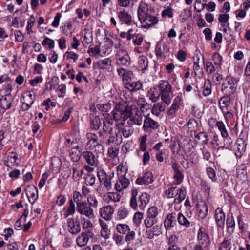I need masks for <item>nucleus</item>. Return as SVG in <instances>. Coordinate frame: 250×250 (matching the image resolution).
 Masks as SVG:
<instances>
[{"label":"nucleus","instance_id":"dca6fc26","mask_svg":"<svg viewBox=\"0 0 250 250\" xmlns=\"http://www.w3.org/2000/svg\"><path fill=\"white\" fill-rule=\"evenodd\" d=\"M81 157L90 166L96 165L98 163L97 157L90 151L83 152L81 154Z\"/></svg>","mask_w":250,"mask_h":250},{"label":"nucleus","instance_id":"a878e982","mask_svg":"<svg viewBox=\"0 0 250 250\" xmlns=\"http://www.w3.org/2000/svg\"><path fill=\"white\" fill-rule=\"evenodd\" d=\"M11 95H4L0 99V106L4 109H9L11 106V103L13 101Z\"/></svg>","mask_w":250,"mask_h":250},{"label":"nucleus","instance_id":"72a5a7b5","mask_svg":"<svg viewBox=\"0 0 250 250\" xmlns=\"http://www.w3.org/2000/svg\"><path fill=\"white\" fill-rule=\"evenodd\" d=\"M186 197L185 189L179 188L176 190V194L175 195L174 202L175 204H180Z\"/></svg>","mask_w":250,"mask_h":250},{"label":"nucleus","instance_id":"79ce46f5","mask_svg":"<svg viewBox=\"0 0 250 250\" xmlns=\"http://www.w3.org/2000/svg\"><path fill=\"white\" fill-rule=\"evenodd\" d=\"M139 69L141 71H144L148 66V61L145 56H141L138 59Z\"/></svg>","mask_w":250,"mask_h":250},{"label":"nucleus","instance_id":"4c0bfd02","mask_svg":"<svg viewBox=\"0 0 250 250\" xmlns=\"http://www.w3.org/2000/svg\"><path fill=\"white\" fill-rule=\"evenodd\" d=\"M212 84L210 80L207 79L205 81L203 87V95L208 96L211 93Z\"/></svg>","mask_w":250,"mask_h":250},{"label":"nucleus","instance_id":"9d476101","mask_svg":"<svg viewBox=\"0 0 250 250\" xmlns=\"http://www.w3.org/2000/svg\"><path fill=\"white\" fill-rule=\"evenodd\" d=\"M118 18L121 24H125L128 26L134 24V21L130 14L127 11L123 10L119 11L118 14Z\"/></svg>","mask_w":250,"mask_h":250},{"label":"nucleus","instance_id":"f257e3e1","mask_svg":"<svg viewBox=\"0 0 250 250\" xmlns=\"http://www.w3.org/2000/svg\"><path fill=\"white\" fill-rule=\"evenodd\" d=\"M154 14L153 8L149 7L143 1L139 2L137 8V16L142 27L149 28L158 23V18Z\"/></svg>","mask_w":250,"mask_h":250},{"label":"nucleus","instance_id":"7c9ffc66","mask_svg":"<svg viewBox=\"0 0 250 250\" xmlns=\"http://www.w3.org/2000/svg\"><path fill=\"white\" fill-rule=\"evenodd\" d=\"M28 209L27 208L25 209L21 218L15 222V228L16 229L21 230L22 229L23 227L22 223H24L25 222L26 218L28 215Z\"/></svg>","mask_w":250,"mask_h":250},{"label":"nucleus","instance_id":"0eeeda50","mask_svg":"<svg viewBox=\"0 0 250 250\" xmlns=\"http://www.w3.org/2000/svg\"><path fill=\"white\" fill-rule=\"evenodd\" d=\"M197 239L199 244H201L204 248H208L210 245V240L208 232L203 227H200L198 230Z\"/></svg>","mask_w":250,"mask_h":250},{"label":"nucleus","instance_id":"c85d7f7f","mask_svg":"<svg viewBox=\"0 0 250 250\" xmlns=\"http://www.w3.org/2000/svg\"><path fill=\"white\" fill-rule=\"evenodd\" d=\"M125 87L131 92H135L140 90L142 87V84L139 81H130L125 83Z\"/></svg>","mask_w":250,"mask_h":250},{"label":"nucleus","instance_id":"338daca9","mask_svg":"<svg viewBox=\"0 0 250 250\" xmlns=\"http://www.w3.org/2000/svg\"><path fill=\"white\" fill-rule=\"evenodd\" d=\"M179 108V107L172 104L167 112V115L169 118H172L175 117L176 113Z\"/></svg>","mask_w":250,"mask_h":250},{"label":"nucleus","instance_id":"774afa93","mask_svg":"<svg viewBox=\"0 0 250 250\" xmlns=\"http://www.w3.org/2000/svg\"><path fill=\"white\" fill-rule=\"evenodd\" d=\"M231 243L229 241L224 240L223 241L219 247V250H229L231 248Z\"/></svg>","mask_w":250,"mask_h":250},{"label":"nucleus","instance_id":"a211bd4d","mask_svg":"<svg viewBox=\"0 0 250 250\" xmlns=\"http://www.w3.org/2000/svg\"><path fill=\"white\" fill-rule=\"evenodd\" d=\"M114 212V208L110 205H107L100 209V214L104 219L109 221L112 218Z\"/></svg>","mask_w":250,"mask_h":250},{"label":"nucleus","instance_id":"a18cd8bd","mask_svg":"<svg viewBox=\"0 0 250 250\" xmlns=\"http://www.w3.org/2000/svg\"><path fill=\"white\" fill-rule=\"evenodd\" d=\"M157 222V218H154L153 217H151L150 216L148 215H146V217L144 220V224L145 226L147 228H151Z\"/></svg>","mask_w":250,"mask_h":250},{"label":"nucleus","instance_id":"6ab92c4d","mask_svg":"<svg viewBox=\"0 0 250 250\" xmlns=\"http://www.w3.org/2000/svg\"><path fill=\"white\" fill-rule=\"evenodd\" d=\"M121 198L120 193L118 192H108L104 194L103 197V200L107 203L111 202H118Z\"/></svg>","mask_w":250,"mask_h":250},{"label":"nucleus","instance_id":"b1692460","mask_svg":"<svg viewBox=\"0 0 250 250\" xmlns=\"http://www.w3.org/2000/svg\"><path fill=\"white\" fill-rule=\"evenodd\" d=\"M143 118L142 112L138 111L135 115H131L130 117V119L128 121V125H133L135 124L137 125H141L142 124Z\"/></svg>","mask_w":250,"mask_h":250},{"label":"nucleus","instance_id":"69168bd1","mask_svg":"<svg viewBox=\"0 0 250 250\" xmlns=\"http://www.w3.org/2000/svg\"><path fill=\"white\" fill-rule=\"evenodd\" d=\"M212 59L215 65H220L221 64L222 57L218 53H214L212 56Z\"/></svg>","mask_w":250,"mask_h":250},{"label":"nucleus","instance_id":"e2e57ef3","mask_svg":"<svg viewBox=\"0 0 250 250\" xmlns=\"http://www.w3.org/2000/svg\"><path fill=\"white\" fill-rule=\"evenodd\" d=\"M102 122L98 116L94 117L91 121V127L95 129H98L101 125Z\"/></svg>","mask_w":250,"mask_h":250},{"label":"nucleus","instance_id":"39448f33","mask_svg":"<svg viewBox=\"0 0 250 250\" xmlns=\"http://www.w3.org/2000/svg\"><path fill=\"white\" fill-rule=\"evenodd\" d=\"M87 136L89 141L86 144V149L93 151L94 152L103 153L104 148L102 145L98 142L97 136L93 133L87 134Z\"/></svg>","mask_w":250,"mask_h":250},{"label":"nucleus","instance_id":"6e6d98bb","mask_svg":"<svg viewBox=\"0 0 250 250\" xmlns=\"http://www.w3.org/2000/svg\"><path fill=\"white\" fill-rule=\"evenodd\" d=\"M36 20L33 15H31L28 20L27 25L26 27V30L27 31V34H30L32 32V28L34 25Z\"/></svg>","mask_w":250,"mask_h":250},{"label":"nucleus","instance_id":"5fc2aeb1","mask_svg":"<svg viewBox=\"0 0 250 250\" xmlns=\"http://www.w3.org/2000/svg\"><path fill=\"white\" fill-rule=\"evenodd\" d=\"M235 155L237 157L240 158L245 152V146L244 143L242 145L236 144L235 147Z\"/></svg>","mask_w":250,"mask_h":250},{"label":"nucleus","instance_id":"aec40b11","mask_svg":"<svg viewBox=\"0 0 250 250\" xmlns=\"http://www.w3.org/2000/svg\"><path fill=\"white\" fill-rule=\"evenodd\" d=\"M172 167L174 171L173 178L175 179V183L179 184L182 182L184 178V175L180 170L178 165L175 162H172Z\"/></svg>","mask_w":250,"mask_h":250},{"label":"nucleus","instance_id":"9b49d317","mask_svg":"<svg viewBox=\"0 0 250 250\" xmlns=\"http://www.w3.org/2000/svg\"><path fill=\"white\" fill-rule=\"evenodd\" d=\"M25 191L29 202L33 204L38 198V190L34 185H28L26 187Z\"/></svg>","mask_w":250,"mask_h":250},{"label":"nucleus","instance_id":"bb28decb","mask_svg":"<svg viewBox=\"0 0 250 250\" xmlns=\"http://www.w3.org/2000/svg\"><path fill=\"white\" fill-rule=\"evenodd\" d=\"M216 222L219 227H223L225 219V215L223 210L220 208H217L215 212L214 215Z\"/></svg>","mask_w":250,"mask_h":250},{"label":"nucleus","instance_id":"603ef678","mask_svg":"<svg viewBox=\"0 0 250 250\" xmlns=\"http://www.w3.org/2000/svg\"><path fill=\"white\" fill-rule=\"evenodd\" d=\"M144 214L141 212H136L133 216V221L136 226H139L142 222Z\"/></svg>","mask_w":250,"mask_h":250},{"label":"nucleus","instance_id":"5701e85b","mask_svg":"<svg viewBox=\"0 0 250 250\" xmlns=\"http://www.w3.org/2000/svg\"><path fill=\"white\" fill-rule=\"evenodd\" d=\"M117 72L118 75L122 77L125 85V83H129L131 81L133 76L132 71L121 68L117 69Z\"/></svg>","mask_w":250,"mask_h":250},{"label":"nucleus","instance_id":"cd10ccee","mask_svg":"<svg viewBox=\"0 0 250 250\" xmlns=\"http://www.w3.org/2000/svg\"><path fill=\"white\" fill-rule=\"evenodd\" d=\"M111 64V59L109 58L98 60L96 63L97 66L100 69H109Z\"/></svg>","mask_w":250,"mask_h":250},{"label":"nucleus","instance_id":"20e7f679","mask_svg":"<svg viewBox=\"0 0 250 250\" xmlns=\"http://www.w3.org/2000/svg\"><path fill=\"white\" fill-rule=\"evenodd\" d=\"M237 80L234 77L228 76L222 84V91L226 95H230L234 93L237 89Z\"/></svg>","mask_w":250,"mask_h":250},{"label":"nucleus","instance_id":"c9c22d12","mask_svg":"<svg viewBox=\"0 0 250 250\" xmlns=\"http://www.w3.org/2000/svg\"><path fill=\"white\" fill-rule=\"evenodd\" d=\"M161 95L160 91H159L156 88L151 89L148 92L147 96L150 100L155 102L158 101Z\"/></svg>","mask_w":250,"mask_h":250},{"label":"nucleus","instance_id":"09e8293b","mask_svg":"<svg viewBox=\"0 0 250 250\" xmlns=\"http://www.w3.org/2000/svg\"><path fill=\"white\" fill-rule=\"evenodd\" d=\"M108 124V130L104 131L105 132L108 133V135L109 134V137L107 140L106 144L108 145H110L111 143H114L116 141L115 136H117L116 134H114L113 132V129L111 126Z\"/></svg>","mask_w":250,"mask_h":250},{"label":"nucleus","instance_id":"e433bc0d","mask_svg":"<svg viewBox=\"0 0 250 250\" xmlns=\"http://www.w3.org/2000/svg\"><path fill=\"white\" fill-rule=\"evenodd\" d=\"M69 231L73 234L78 233V222H74L73 219H69L68 221Z\"/></svg>","mask_w":250,"mask_h":250},{"label":"nucleus","instance_id":"6e6552de","mask_svg":"<svg viewBox=\"0 0 250 250\" xmlns=\"http://www.w3.org/2000/svg\"><path fill=\"white\" fill-rule=\"evenodd\" d=\"M159 126L158 123L150 117L149 114L145 116L143 128L145 131L151 132Z\"/></svg>","mask_w":250,"mask_h":250},{"label":"nucleus","instance_id":"393cba45","mask_svg":"<svg viewBox=\"0 0 250 250\" xmlns=\"http://www.w3.org/2000/svg\"><path fill=\"white\" fill-rule=\"evenodd\" d=\"M93 219L85 217L84 216L80 217V223L83 230H85V231H92L93 225L91 220Z\"/></svg>","mask_w":250,"mask_h":250},{"label":"nucleus","instance_id":"7ed1b4c3","mask_svg":"<svg viewBox=\"0 0 250 250\" xmlns=\"http://www.w3.org/2000/svg\"><path fill=\"white\" fill-rule=\"evenodd\" d=\"M162 101L169 105L173 98L172 87L167 81H163L159 84Z\"/></svg>","mask_w":250,"mask_h":250},{"label":"nucleus","instance_id":"423d86ee","mask_svg":"<svg viewBox=\"0 0 250 250\" xmlns=\"http://www.w3.org/2000/svg\"><path fill=\"white\" fill-rule=\"evenodd\" d=\"M116 60L119 65L128 66L130 64V58L125 50H119L116 54Z\"/></svg>","mask_w":250,"mask_h":250},{"label":"nucleus","instance_id":"473e14b6","mask_svg":"<svg viewBox=\"0 0 250 250\" xmlns=\"http://www.w3.org/2000/svg\"><path fill=\"white\" fill-rule=\"evenodd\" d=\"M165 108L166 106L163 103L159 102L153 105L151 109V112L153 115L158 117L161 112L165 110Z\"/></svg>","mask_w":250,"mask_h":250},{"label":"nucleus","instance_id":"c756f323","mask_svg":"<svg viewBox=\"0 0 250 250\" xmlns=\"http://www.w3.org/2000/svg\"><path fill=\"white\" fill-rule=\"evenodd\" d=\"M197 209L198 215L201 219H204L207 216L208 209L204 202H201L197 205Z\"/></svg>","mask_w":250,"mask_h":250},{"label":"nucleus","instance_id":"4468645a","mask_svg":"<svg viewBox=\"0 0 250 250\" xmlns=\"http://www.w3.org/2000/svg\"><path fill=\"white\" fill-rule=\"evenodd\" d=\"M169 51V47L165 43L158 42L155 48L156 56L160 58H164Z\"/></svg>","mask_w":250,"mask_h":250},{"label":"nucleus","instance_id":"f8f14e48","mask_svg":"<svg viewBox=\"0 0 250 250\" xmlns=\"http://www.w3.org/2000/svg\"><path fill=\"white\" fill-rule=\"evenodd\" d=\"M153 174L149 171H145L142 174V176L138 177L136 180V183L138 185H147L151 184L153 182Z\"/></svg>","mask_w":250,"mask_h":250},{"label":"nucleus","instance_id":"c03bdc74","mask_svg":"<svg viewBox=\"0 0 250 250\" xmlns=\"http://www.w3.org/2000/svg\"><path fill=\"white\" fill-rule=\"evenodd\" d=\"M114 173L113 172L110 173L108 174V176L103 181L104 185L107 190H110L112 188V179L114 177Z\"/></svg>","mask_w":250,"mask_h":250},{"label":"nucleus","instance_id":"864d4df0","mask_svg":"<svg viewBox=\"0 0 250 250\" xmlns=\"http://www.w3.org/2000/svg\"><path fill=\"white\" fill-rule=\"evenodd\" d=\"M42 44L43 46H48L49 49H52L54 48V41L48 37H45L44 40L42 42Z\"/></svg>","mask_w":250,"mask_h":250},{"label":"nucleus","instance_id":"f704fd0d","mask_svg":"<svg viewBox=\"0 0 250 250\" xmlns=\"http://www.w3.org/2000/svg\"><path fill=\"white\" fill-rule=\"evenodd\" d=\"M104 118H108L110 116L109 119H113L115 121H118L122 119V115L121 112L116 109V106H115L114 110L111 112V114L109 113H104L103 114Z\"/></svg>","mask_w":250,"mask_h":250},{"label":"nucleus","instance_id":"4d7b16f0","mask_svg":"<svg viewBox=\"0 0 250 250\" xmlns=\"http://www.w3.org/2000/svg\"><path fill=\"white\" fill-rule=\"evenodd\" d=\"M125 235V241L128 243H131L135 239L136 236V232L134 230H131L130 228L129 231L127 232Z\"/></svg>","mask_w":250,"mask_h":250},{"label":"nucleus","instance_id":"8fccbe9b","mask_svg":"<svg viewBox=\"0 0 250 250\" xmlns=\"http://www.w3.org/2000/svg\"><path fill=\"white\" fill-rule=\"evenodd\" d=\"M216 125L221 132L222 136L224 138H227L228 136V133L224 123L223 122L219 121L216 123Z\"/></svg>","mask_w":250,"mask_h":250},{"label":"nucleus","instance_id":"a19ab883","mask_svg":"<svg viewBox=\"0 0 250 250\" xmlns=\"http://www.w3.org/2000/svg\"><path fill=\"white\" fill-rule=\"evenodd\" d=\"M22 101L31 104H33L35 101V97L30 91H26L22 94Z\"/></svg>","mask_w":250,"mask_h":250},{"label":"nucleus","instance_id":"4be33fe9","mask_svg":"<svg viewBox=\"0 0 250 250\" xmlns=\"http://www.w3.org/2000/svg\"><path fill=\"white\" fill-rule=\"evenodd\" d=\"M192 219L188 215H184L181 213H178V222L179 224L187 228L191 225Z\"/></svg>","mask_w":250,"mask_h":250},{"label":"nucleus","instance_id":"052dcab7","mask_svg":"<svg viewBox=\"0 0 250 250\" xmlns=\"http://www.w3.org/2000/svg\"><path fill=\"white\" fill-rule=\"evenodd\" d=\"M146 215L153 217L154 218H157L158 215V208L155 206L149 208L147 211Z\"/></svg>","mask_w":250,"mask_h":250},{"label":"nucleus","instance_id":"2eb2a0df","mask_svg":"<svg viewBox=\"0 0 250 250\" xmlns=\"http://www.w3.org/2000/svg\"><path fill=\"white\" fill-rule=\"evenodd\" d=\"M130 184V181L126 176L118 177L115 184V189L118 192H121L126 188Z\"/></svg>","mask_w":250,"mask_h":250},{"label":"nucleus","instance_id":"412c9836","mask_svg":"<svg viewBox=\"0 0 250 250\" xmlns=\"http://www.w3.org/2000/svg\"><path fill=\"white\" fill-rule=\"evenodd\" d=\"M116 108L119 111L122 115V119L125 121L131 116L129 108L126 106L125 104L119 103L116 105Z\"/></svg>","mask_w":250,"mask_h":250},{"label":"nucleus","instance_id":"13d9d810","mask_svg":"<svg viewBox=\"0 0 250 250\" xmlns=\"http://www.w3.org/2000/svg\"><path fill=\"white\" fill-rule=\"evenodd\" d=\"M78 146H76L74 147L71 149L70 152V156L71 159L74 162L78 161Z\"/></svg>","mask_w":250,"mask_h":250},{"label":"nucleus","instance_id":"1a4fd4ad","mask_svg":"<svg viewBox=\"0 0 250 250\" xmlns=\"http://www.w3.org/2000/svg\"><path fill=\"white\" fill-rule=\"evenodd\" d=\"M79 213L81 214V217L94 218L93 211L86 202H79Z\"/></svg>","mask_w":250,"mask_h":250},{"label":"nucleus","instance_id":"3c124183","mask_svg":"<svg viewBox=\"0 0 250 250\" xmlns=\"http://www.w3.org/2000/svg\"><path fill=\"white\" fill-rule=\"evenodd\" d=\"M89 189L86 187L83 186L82 193L81 194L79 193V196L81 197V199H79V202H86L87 198L90 197L89 196Z\"/></svg>","mask_w":250,"mask_h":250},{"label":"nucleus","instance_id":"de8ad7c7","mask_svg":"<svg viewBox=\"0 0 250 250\" xmlns=\"http://www.w3.org/2000/svg\"><path fill=\"white\" fill-rule=\"evenodd\" d=\"M172 144L170 145V148L173 154L175 155L179 153L180 151V146L177 140L174 139L171 140Z\"/></svg>","mask_w":250,"mask_h":250},{"label":"nucleus","instance_id":"58836bf2","mask_svg":"<svg viewBox=\"0 0 250 250\" xmlns=\"http://www.w3.org/2000/svg\"><path fill=\"white\" fill-rule=\"evenodd\" d=\"M130 228V227L125 224L119 223L116 226L117 231L119 233L124 235L127 234V232L129 231Z\"/></svg>","mask_w":250,"mask_h":250},{"label":"nucleus","instance_id":"f03ea898","mask_svg":"<svg viewBox=\"0 0 250 250\" xmlns=\"http://www.w3.org/2000/svg\"><path fill=\"white\" fill-rule=\"evenodd\" d=\"M138 192L136 189L131 190L129 204L134 210H143L149 201V196L146 193H142L138 197Z\"/></svg>","mask_w":250,"mask_h":250},{"label":"nucleus","instance_id":"ddd939ff","mask_svg":"<svg viewBox=\"0 0 250 250\" xmlns=\"http://www.w3.org/2000/svg\"><path fill=\"white\" fill-rule=\"evenodd\" d=\"M176 220H178V214L172 212L168 214L166 217L164 225L166 229H170L176 224Z\"/></svg>","mask_w":250,"mask_h":250},{"label":"nucleus","instance_id":"f3484780","mask_svg":"<svg viewBox=\"0 0 250 250\" xmlns=\"http://www.w3.org/2000/svg\"><path fill=\"white\" fill-rule=\"evenodd\" d=\"M81 40L82 42L85 47H89L93 40L91 31L89 29L82 31Z\"/></svg>","mask_w":250,"mask_h":250},{"label":"nucleus","instance_id":"2f4dec72","mask_svg":"<svg viewBox=\"0 0 250 250\" xmlns=\"http://www.w3.org/2000/svg\"><path fill=\"white\" fill-rule=\"evenodd\" d=\"M92 231H85L81 233V236H79V247L82 245H86L90 238L93 237Z\"/></svg>","mask_w":250,"mask_h":250},{"label":"nucleus","instance_id":"680f3d73","mask_svg":"<svg viewBox=\"0 0 250 250\" xmlns=\"http://www.w3.org/2000/svg\"><path fill=\"white\" fill-rule=\"evenodd\" d=\"M129 213L128 210L124 208H120L118 212L117 216L121 219H123L127 217Z\"/></svg>","mask_w":250,"mask_h":250},{"label":"nucleus","instance_id":"49530a36","mask_svg":"<svg viewBox=\"0 0 250 250\" xmlns=\"http://www.w3.org/2000/svg\"><path fill=\"white\" fill-rule=\"evenodd\" d=\"M230 103V98L229 97H223L220 99L219 104L220 107L222 111H223L224 109H226L227 107L229 105Z\"/></svg>","mask_w":250,"mask_h":250},{"label":"nucleus","instance_id":"0e129e2a","mask_svg":"<svg viewBox=\"0 0 250 250\" xmlns=\"http://www.w3.org/2000/svg\"><path fill=\"white\" fill-rule=\"evenodd\" d=\"M83 178L85 180V182L87 185L92 186L95 183V178L92 175L88 173L84 174Z\"/></svg>","mask_w":250,"mask_h":250},{"label":"nucleus","instance_id":"bf43d9fd","mask_svg":"<svg viewBox=\"0 0 250 250\" xmlns=\"http://www.w3.org/2000/svg\"><path fill=\"white\" fill-rule=\"evenodd\" d=\"M107 174L105 171L103 169L102 167H99L97 169V176L99 179V181L102 182L105 179L107 176Z\"/></svg>","mask_w":250,"mask_h":250},{"label":"nucleus","instance_id":"37998d69","mask_svg":"<svg viewBox=\"0 0 250 250\" xmlns=\"http://www.w3.org/2000/svg\"><path fill=\"white\" fill-rule=\"evenodd\" d=\"M128 168L123 163H121L117 167V175L118 177L126 176Z\"/></svg>","mask_w":250,"mask_h":250},{"label":"nucleus","instance_id":"ea45409f","mask_svg":"<svg viewBox=\"0 0 250 250\" xmlns=\"http://www.w3.org/2000/svg\"><path fill=\"white\" fill-rule=\"evenodd\" d=\"M113 104V101H109L108 103L103 104H99L96 105V108L100 111L107 112L109 111Z\"/></svg>","mask_w":250,"mask_h":250}]
</instances>
